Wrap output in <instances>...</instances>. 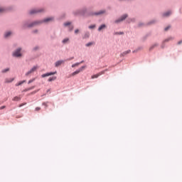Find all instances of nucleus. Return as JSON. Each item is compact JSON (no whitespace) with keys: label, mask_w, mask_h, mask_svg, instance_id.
I'll return each instance as SVG.
<instances>
[{"label":"nucleus","mask_w":182,"mask_h":182,"mask_svg":"<svg viewBox=\"0 0 182 182\" xmlns=\"http://www.w3.org/2000/svg\"><path fill=\"white\" fill-rule=\"evenodd\" d=\"M181 43H182V41L178 42V45H181Z\"/></svg>","instance_id":"obj_38"},{"label":"nucleus","mask_w":182,"mask_h":182,"mask_svg":"<svg viewBox=\"0 0 182 182\" xmlns=\"http://www.w3.org/2000/svg\"><path fill=\"white\" fill-rule=\"evenodd\" d=\"M57 72L55 71V72H51V73H47L46 74H43L41 75V77H47L48 76H52L53 75H56Z\"/></svg>","instance_id":"obj_6"},{"label":"nucleus","mask_w":182,"mask_h":182,"mask_svg":"<svg viewBox=\"0 0 182 182\" xmlns=\"http://www.w3.org/2000/svg\"><path fill=\"white\" fill-rule=\"evenodd\" d=\"M49 82H53V80H56V77H50L48 80Z\"/></svg>","instance_id":"obj_20"},{"label":"nucleus","mask_w":182,"mask_h":182,"mask_svg":"<svg viewBox=\"0 0 182 182\" xmlns=\"http://www.w3.org/2000/svg\"><path fill=\"white\" fill-rule=\"evenodd\" d=\"M170 41H173V37H169L166 39H165L163 43H162V45L161 46V48L162 49H164V46H166V42H170Z\"/></svg>","instance_id":"obj_2"},{"label":"nucleus","mask_w":182,"mask_h":182,"mask_svg":"<svg viewBox=\"0 0 182 182\" xmlns=\"http://www.w3.org/2000/svg\"><path fill=\"white\" fill-rule=\"evenodd\" d=\"M89 36H90V33L89 32H86L85 34L84 35L83 38L86 39V38H89Z\"/></svg>","instance_id":"obj_15"},{"label":"nucleus","mask_w":182,"mask_h":182,"mask_svg":"<svg viewBox=\"0 0 182 182\" xmlns=\"http://www.w3.org/2000/svg\"><path fill=\"white\" fill-rule=\"evenodd\" d=\"M95 28H96V26H95V25H92V26H89V28H90V29H95Z\"/></svg>","instance_id":"obj_28"},{"label":"nucleus","mask_w":182,"mask_h":182,"mask_svg":"<svg viewBox=\"0 0 182 182\" xmlns=\"http://www.w3.org/2000/svg\"><path fill=\"white\" fill-rule=\"evenodd\" d=\"M157 46H159V44H157V43L154 44L153 46H151L150 47L149 50H153V48H157Z\"/></svg>","instance_id":"obj_17"},{"label":"nucleus","mask_w":182,"mask_h":182,"mask_svg":"<svg viewBox=\"0 0 182 182\" xmlns=\"http://www.w3.org/2000/svg\"><path fill=\"white\" fill-rule=\"evenodd\" d=\"M36 110L37 112H39V110H41V107H36Z\"/></svg>","instance_id":"obj_35"},{"label":"nucleus","mask_w":182,"mask_h":182,"mask_svg":"<svg viewBox=\"0 0 182 182\" xmlns=\"http://www.w3.org/2000/svg\"><path fill=\"white\" fill-rule=\"evenodd\" d=\"M67 42H69V38H65L63 40V43H67Z\"/></svg>","instance_id":"obj_24"},{"label":"nucleus","mask_w":182,"mask_h":182,"mask_svg":"<svg viewBox=\"0 0 182 182\" xmlns=\"http://www.w3.org/2000/svg\"><path fill=\"white\" fill-rule=\"evenodd\" d=\"M6 72H9V68H6L2 70V73H6Z\"/></svg>","instance_id":"obj_26"},{"label":"nucleus","mask_w":182,"mask_h":182,"mask_svg":"<svg viewBox=\"0 0 182 182\" xmlns=\"http://www.w3.org/2000/svg\"><path fill=\"white\" fill-rule=\"evenodd\" d=\"M73 29V27H71V30Z\"/></svg>","instance_id":"obj_42"},{"label":"nucleus","mask_w":182,"mask_h":182,"mask_svg":"<svg viewBox=\"0 0 182 182\" xmlns=\"http://www.w3.org/2000/svg\"><path fill=\"white\" fill-rule=\"evenodd\" d=\"M41 9H33L30 11L31 15H33V14H38V12H42Z\"/></svg>","instance_id":"obj_7"},{"label":"nucleus","mask_w":182,"mask_h":182,"mask_svg":"<svg viewBox=\"0 0 182 182\" xmlns=\"http://www.w3.org/2000/svg\"><path fill=\"white\" fill-rule=\"evenodd\" d=\"M35 80H36V78H33V79L30 80L28 81V85H30V83H32L33 82H35Z\"/></svg>","instance_id":"obj_27"},{"label":"nucleus","mask_w":182,"mask_h":182,"mask_svg":"<svg viewBox=\"0 0 182 182\" xmlns=\"http://www.w3.org/2000/svg\"><path fill=\"white\" fill-rule=\"evenodd\" d=\"M12 35V32L9 31L4 34V38H9V36H11Z\"/></svg>","instance_id":"obj_14"},{"label":"nucleus","mask_w":182,"mask_h":182,"mask_svg":"<svg viewBox=\"0 0 182 182\" xmlns=\"http://www.w3.org/2000/svg\"><path fill=\"white\" fill-rule=\"evenodd\" d=\"M72 59H73V58H71L70 59H68V60H72Z\"/></svg>","instance_id":"obj_40"},{"label":"nucleus","mask_w":182,"mask_h":182,"mask_svg":"<svg viewBox=\"0 0 182 182\" xmlns=\"http://www.w3.org/2000/svg\"><path fill=\"white\" fill-rule=\"evenodd\" d=\"M25 82H26V80L21 81V82L16 83V86H21V85H23V83H25Z\"/></svg>","instance_id":"obj_19"},{"label":"nucleus","mask_w":182,"mask_h":182,"mask_svg":"<svg viewBox=\"0 0 182 182\" xmlns=\"http://www.w3.org/2000/svg\"><path fill=\"white\" fill-rule=\"evenodd\" d=\"M127 14H124L120 18L115 21V23H119V22H122V21H124L126 18H127Z\"/></svg>","instance_id":"obj_5"},{"label":"nucleus","mask_w":182,"mask_h":182,"mask_svg":"<svg viewBox=\"0 0 182 182\" xmlns=\"http://www.w3.org/2000/svg\"><path fill=\"white\" fill-rule=\"evenodd\" d=\"M26 105V102L20 104V105H18V107H22V106H25Z\"/></svg>","instance_id":"obj_30"},{"label":"nucleus","mask_w":182,"mask_h":182,"mask_svg":"<svg viewBox=\"0 0 182 182\" xmlns=\"http://www.w3.org/2000/svg\"><path fill=\"white\" fill-rule=\"evenodd\" d=\"M4 11H5L4 9L0 8V14H2V12H4Z\"/></svg>","instance_id":"obj_34"},{"label":"nucleus","mask_w":182,"mask_h":182,"mask_svg":"<svg viewBox=\"0 0 182 182\" xmlns=\"http://www.w3.org/2000/svg\"><path fill=\"white\" fill-rule=\"evenodd\" d=\"M36 23H38V21H36V22H34L32 25H31V26H33L35 24H36Z\"/></svg>","instance_id":"obj_37"},{"label":"nucleus","mask_w":182,"mask_h":182,"mask_svg":"<svg viewBox=\"0 0 182 182\" xmlns=\"http://www.w3.org/2000/svg\"><path fill=\"white\" fill-rule=\"evenodd\" d=\"M105 28H106V25L102 24L101 25L99 28H98V31H102V29H105Z\"/></svg>","instance_id":"obj_18"},{"label":"nucleus","mask_w":182,"mask_h":182,"mask_svg":"<svg viewBox=\"0 0 182 182\" xmlns=\"http://www.w3.org/2000/svg\"><path fill=\"white\" fill-rule=\"evenodd\" d=\"M170 15H171V11H168L166 13H164L163 14V16H170Z\"/></svg>","instance_id":"obj_21"},{"label":"nucleus","mask_w":182,"mask_h":182,"mask_svg":"<svg viewBox=\"0 0 182 182\" xmlns=\"http://www.w3.org/2000/svg\"><path fill=\"white\" fill-rule=\"evenodd\" d=\"M171 28L170 26H168L166 28H164V31L167 32V31Z\"/></svg>","instance_id":"obj_33"},{"label":"nucleus","mask_w":182,"mask_h":182,"mask_svg":"<svg viewBox=\"0 0 182 182\" xmlns=\"http://www.w3.org/2000/svg\"><path fill=\"white\" fill-rule=\"evenodd\" d=\"M63 63H65L64 60H58L55 63V67L58 68V66H60V65H63Z\"/></svg>","instance_id":"obj_9"},{"label":"nucleus","mask_w":182,"mask_h":182,"mask_svg":"<svg viewBox=\"0 0 182 182\" xmlns=\"http://www.w3.org/2000/svg\"><path fill=\"white\" fill-rule=\"evenodd\" d=\"M21 50H22L21 48H18L16 51H14L13 53V56H14L15 58H21V56H22V54L21 53Z\"/></svg>","instance_id":"obj_1"},{"label":"nucleus","mask_w":182,"mask_h":182,"mask_svg":"<svg viewBox=\"0 0 182 182\" xmlns=\"http://www.w3.org/2000/svg\"><path fill=\"white\" fill-rule=\"evenodd\" d=\"M14 80H15V78H14V77L13 78L12 77L6 78L4 83H12V82H14Z\"/></svg>","instance_id":"obj_8"},{"label":"nucleus","mask_w":182,"mask_h":182,"mask_svg":"<svg viewBox=\"0 0 182 182\" xmlns=\"http://www.w3.org/2000/svg\"><path fill=\"white\" fill-rule=\"evenodd\" d=\"M92 45H93V43H88L85 45V46L89 47V46H92Z\"/></svg>","instance_id":"obj_29"},{"label":"nucleus","mask_w":182,"mask_h":182,"mask_svg":"<svg viewBox=\"0 0 182 182\" xmlns=\"http://www.w3.org/2000/svg\"><path fill=\"white\" fill-rule=\"evenodd\" d=\"M6 106L3 105L1 107H0V110H4V109H6Z\"/></svg>","instance_id":"obj_32"},{"label":"nucleus","mask_w":182,"mask_h":182,"mask_svg":"<svg viewBox=\"0 0 182 182\" xmlns=\"http://www.w3.org/2000/svg\"><path fill=\"white\" fill-rule=\"evenodd\" d=\"M33 89H35V86H33V87H29V88H26V89H25V90H23V92H29V90H33Z\"/></svg>","instance_id":"obj_16"},{"label":"nucleus","mask_w":182,"mask_h":182,"mask_svg":"<svg viewBox=\"0 0 182 182\" xmlns=\"http://www.w3.org/2000/svg\"><path fill=\"white\" fill-rule=\"evenodd\" d=\"M50 21H53V17L45 18L43 22H50Z\"/></svg>","instance_id":"obj_13"},{"label":"nucleus","mask_w":182,"mask_h":182,"mask_svg":"<svg viewBox=\"0 0 182 182\" xmlns=\"http://www.w3.org/2000/svg\"><path fill=\"white\" fill-rule=\"evenodd\" d=\"M35 93H36V91L33 92L31 95H35Z\"/></svg>","instance_id":"obj_39"},{"label":"nucleus","mask_w":182,"mask_h":182,"mask_svg":"<svg viewBox=\"0 0 182 182\" xmlns=\"http://www.w3.org/2000/svg\"><path fill=\"white\" fill-rule=\"evenodd\" d=\"M37 69H38V66L33 67L28 72L26 73V76H29L31 73H33V72H36Z\"/></svg>","instance_id":"obj_4"},{"label":"nucleus","mask_w":182,"mask_h":182,"mask_svg":"<svg viewBox=\"0 0 182 182\" xmlns=\"http://www.w3.org/2000/svg\"><path fill=\"white\" fill-rule=\"evenodd\" d=\"M84 69H86V66H82L80 68H79L80 72H82Z\"/></svg>","instance_id":"obj_25"},{"label":"nucleus","mask_w":182,"mask_h":182,"mask_svg":"<svg viewBox=\"0 0 182 182\" xmlns=\"http://www.w3.org/2000/svg\"><path fill=\"white\" fill-rule=\"evenodd\" d=\"M80 70L78 69V70H77L76 71H75L74 73H73L72 74H71V76H76V75H79V73H80Z\"/></svg>","instance_id":"obj_11"},{"label":"nucleus","mask_w":182,"mask_h":182,"mask_svg":"<svg viewBox=\"0 0 182 182\" xmlns=\"http://www.w3.org/2000/svg\"><path fill=\"white\" fill-rule=\"evenodd\" d=\"M75 33H79V29H76L75 31Z\"/></svg>","instance_id":"obj_36"},{"label":"nucleus","mask_w":182,"mask_h":182,"mask_svg":"<svg viewBox=\"0 0 182 182\" xmlns=\"http://www.w3.org/2000/svg\"><path fill=\"white\" fill-rule=\"evenodd\" d=\"M132 52V50H128L127 51L123 52L122 53L120 54V56H126V55H129V53H130Z\"/></svg>","instance_id":"obj_10"},{"label":"nucleus","mask_w":182,"mask_h":182,"mask_svg":"<svg viewBox=\"0 0 182 182\" xmlns=\"http://www.w3.org/2000/svg\"><path fill=\"white\" fill-rule=\"evenodd\" d=\"M105 10H102L98 13H95V15H102V14H105Z\"/></svg>","instance_id":"obj_23"},{"label":"nucleus","mask_w":182,"mask_h":182,"mask_svg":"<svg viewBox=\"0 0 182 182\" xmlns=\"http://www.w3.org/2000/svg\"><path fill=\"white\" fill-rule=\"evenodd\" d=\"M102 75H105V71H101L97 74L92 75L91 79H97V77H99V76H102Z\"/></svg>","instance_id":"obj_3"},{"label":"nucleus","mask_w":182,"mask_h":182,"mask_svg":"<svg viewBox=\"0 0 182 182\" xmlns=\"http://www.w3.org/2000/svg\"><path fill=\"white\" fill-rule=\"evenodd\" d=\"M70 25V22H67L64 23V26H69Z\"/></svg>","instance_id":"obj_31"},{"label":"nucleus","mask_w":182,"mask_h":182,"mask_svg":"<svg viewBox=\"0 0 182 182\" xmlns=\"http://www.w3.org/2000/svg\"><path fill=\"white\" fill-rule=\"evenodd\" d=\"M80 63H83V61H81L80 63H76L75 64H73L72 65V68H76V66H78L79 65H80Z\"/></svg>","instance_id":"obj_22"},{"label":"nucleus","mask_w":182,"mask_h":182,"mask_svg":"<svg viewBox=\"0 0 182 182\" xmlns=\"http://www.w3.org/2000/svg\"><path fill=\"white\" fill-rule=\"evenodd\" d=\"M13 102H19V100H21V97H14L13 99H12Z\"/></svg>","instance_id":"obj_12"},{"label":"nucleus","mask_w":182,"mask_h":182,"mask_svg":"<svg viewBox=\"0 0 182 182\" xmlns=\"http://www.w3.org/2000/svg\"><path fill=\"white\" fill-rule=\"evenodd\" d=\"M43 105H46V106H47V105H46V103H45V102H44V103H43Z\"/></svg>","instance_id":"obj_41"}]
</instances>
